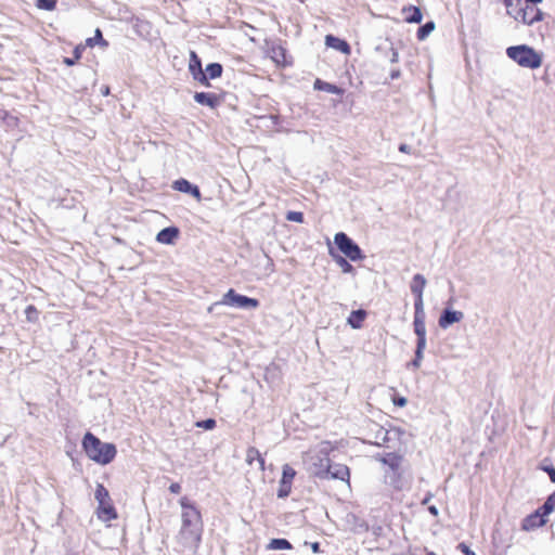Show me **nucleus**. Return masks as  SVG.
<instances>
[{
  "mask_svg": "<svg viewBox=\"0 0 555 555\" xmlns=\"http://www.w3.org/2000/svg\"><path fill=\"white\" fill-rule=\"evenodd\" d=\"M95 42L101 43L103 47H107L108 46L107 41H105L103 39L102 33H101V30L99 28L95 30L94 37L87 39V44L89 47H93L95 44Z\"/></svg>",
  "mask_w": 555,
  "mask_h": 555,
  "instance_id": "31",
  "label": "nucleus"
},
{
  "mask_svg": "<svg viewBox=\"0 0 555 555\" xmlns=\"http://www.w3.org/2000/svg\"><path fill=\"white\" fill-rule=\"evenodd\" d=\"M541 509L546 514V516L555 512V491L548 495L544 504L541 506Z\"/></svg>",
  "mask_w": 555,
  "mask_h": 555,
  "instance_id": "28",
  "label": "nucleus"
},
{
  "mask_svg": "<svg viewBox=\"0 0 555 555\" xmlns=\"http://www.w3.org/2000/svg\"><path fill=\"white\" fill-rule=\"evenodd\" d=\"M311 548H312L313 553H319V551H320V545H319V543H317V542H315V543H312V544H311Z\"/></svg>",
  "mask_w": 555,
  "mask_h": 555,
  "instance_id": "47",
  "label": "nucleus"
},
{
  "mask_svg": "<svg viewBox=\"0 0 555 555\" xmlns=\"http://www.w3.org/2000/svg\"><path fill=\"white\" fill-rule=\"evenodd\" d=\"M542 469L548 474L551 481L555 483V468L553 466H542Z\"/></svg>",
  "mask_w": 555,
  "mask_h": 555,
  "instance_id": "39",
  "label": "nucleus"
},
{
  "mask_svg": "<svg viewBox=\"0 0 555 555\" xmlns=\"http://www.w3.org/2000/svg\"><path fill=\"white\" fill-rule=\"evenodd\" d=\"M426 283H427V281L424 275H422L420 273L415 274L413 276L411 285H410L412 294L415 297H420V295H423Z\"/></svg>",
  "mask_w": 555,
  "mask_h": 555,
  "instance_id": "18",
  "label": "nucleus"
},
{
  "mask_svg": "<svg viewBox=\"0 0 555 555\" xmlns=\"http://www.w3.org/2000/svg\"><path fill=\"white\" fill-rule=\"evenodd\" d=\"M25 314H26L27 320L30 322H35L38 319V310L33 305H29L25 309Z\"/></svg>",
  "mask_w": 555,
  "mask_h": 555,
  "instance_id": "37",
  "label": "nucleus"
},
{
  "mask_svg": "<svg viewBox=\"0 0 555 555\" xmlns=\"http://www.w3.org/2000/svg\"><path fill=\"white\" fill-rule=\"evenodd\" d=\"M94 498L98 502L96 515L100 520L107 522L117 518L109 493L103 485L98 483Z\"/></svg>",
  "mask_w": 555,
  "mask_h": 555,
  "instance_id": "6",
  "label": "nucleus"
},
{
  "mask_svg": "<svg viewBox=\"0 0 555 555\" xmlns=\"http://www.w3.org/2000/svg\"><path fill=\"white\" fill-rule=\"evenodd\" d=\"M74 54H75V60H79L81 56V49L79 47H77L74 51Z\"/></svg>",
  "mask_w": 555,
  "mask_h": 555,
  "instance_id": "46",
  "label": "nucleus"
},
{
  "mask_svg": "<svg viewBox=\"0 0 555 555\" xmlns=\"http://www.w3.org/2000/svg\"><path fill=\"white\" fill-rule=\"evenodd\" d=\"M216 426V421L212 418H207L205 421H199L196 423V427L204 428L206 430L214 429Z\"/></svg>",
  "mask_w": 555,
  "mask_h": 555,
  "instance_id": "38",
  "label": "nucleus"
},
{
  "mask_svg": "<svg viewBox=\"0 0 555 555\" xmlns=\"http://www.w3.org/2000/svg\"><path fill=\"white\" fill-rule=\"evenodd\" d=\"M334 243L351 261H358L364 258L361 248L346 233H336L334 236Z\"/></svg>",
  "mask_w": 555,
  "mask_h": 555,
  "instance_id": "7",
  "label": "nucleus"
},
{
  "mask_svg": "<svg viewBox=\"0 0 555 555\" xmlns=\"http://www.w3.org/2000/svg\"><path fill=\"white\" fill-rule=\"evenodd\" d=\"M403 13L410 12V15L405 16V22L418 24L422 22L423 14L417 7L403 8Z\"/></svg>",
  "mask_w": 555,
  "mask_h": 555,
  "instance_id": "24",
  "label": "nucleus"
},
{
  "mask_svg": "<svg viewBox=\"0 0 555 555\" xmlns=\"http://www.w3.org/2000/svg\"><path fill=\"white\" fill-rule=\"evenodd\" d=\"M366 318V311L365 310H362V309H359V310H354L350 313L349 318L347 319V323L352 327V328H361L362 327V323L363 321L365 320Z\"/></svg>",
  "mask_w": 555,
  "mask_h": 555,
  "instance_id": "20",
  "label": "nucleus"
},
{
  "mask_svg": "<svg viewBox=\"0 0 555 555\" xmlns=\"http://www.w3.org/2000/svg\"><path fill=\"white\" fill-rule=\"evenodd\" d=\"M315 87L319 88V89H323V90H325V91H327L330 93H333V94H339L341 92V90L337 86H335V85H331V83L325 82V83H323L321 86V81L320 80L315 81Z\"/></svg>",
  "mask_w": 555,
  "mask_h": 555,
  "instance_id": "34",
  "label": "nucleus"
},
{
  "mask_svg": "<svg viewBox=\"0 0 555 555\" xmlns=\"http://www.w3.org/2000/svg\"><path fill=\"white\" fill-rule=\"evenodd\" d=\"M428 509H429L430 514H433L434 516H437V515H438V509H437V507H436V506H434V505H433V506H429V508H428Z\"/></svg>",
  "mask_w": 555,
  "mask_h": 555,
  "instance_id": "48",
  "label": "nucleus"
},
{
  "mask_svg": "<svg viewBox=\"0 0 555 555\" xmlns=\"http://www.w3.org/2000/svg\"><path fill=\"white\" fill-rule=\"evenodd\" d=\"M390 76H391L392 79L398 78L400 76V70H392Z\"/></svg>",
  "mask_w": 555,
  "mask_h": 555,
  "instance_id": "50",
  "label": "nucleus"
},
{
  "mask_svg": "<svg viewBox=\"0 0 555 555\" xmlns=\"http://www.w3.org/2000/svg\"><path fill=\"white\" fill-rule=\"evenodd\" d=\"M328 447L323 443L321 449L308 455L306 463L308 470L315 477L324 479L328 476L330 459L327 455Z\"/></svg>",
  "mask_w": 555,
  "mask_h": 555,
  "instance_id": "5",
  "label": "nucleus"
},
{
  "mask_svg": "<svg viewBox=\"0 0 555 555\" xmlns=\"http://www.w3.org/2000/svg\"><path fill=\"white\" fill-rule=\"evenodd\" d=\"M194 101L201 105L215 108L220 105L221 99L216 93L196 92L194 94Z\"/></svg>",
  "mask_w": 555,
  "mask_h": 555,
  "instance_id": "12",
  "label": "nucleus"
},
{
  "mask_svg": "<svg viewBox=\"0 0 555 555\" xmlns=\"http://www.w3.org/2000/svg\"><path fill=\"white\" fill-rule=\"evenodd\" d=\"M506 55L519 67L531 70L540 68L543 63V52L525 43L508 47Z\"/></svg>",
  "mask_w": 555,
  "mask_h": 555,
  "instance_id": "2",
  "label": "nucleus"
},
{
  "mask_svg": "<svg viewBox=\"0 0 555 555\" xmlns=\"http://www.w3.org/2000/svg\"><path fill=\"white\" fill-rule=\"evenodd\" d=\"M189 194H191L196 199H201V192L196 185H192L191 190L189 191Z\"/></svg>",
  "mask_w": 555,
  "mask_h": 555,
  "instance_id": "40",
  "label": "nucleus"
},
{
  "mask_svg": "<svg viewBox=\"0 0 555 555\" xmlns=\"http://www.w3.org/2000/svg\"><path fill=\"white\" fill-rule=\"evenodd\" d=\"M189 69L195 80H198L199 82L206 81V75L202 70L201 60L194 51L190 53Z\"/></svg>",
  "mask_w": 555,
  "mask_h": 555,
  "instance_id": "13",
  "label": "nucleus"
},
{
  "mask_svg": "<svg viewBox=\"0 0 555 555\" xmlns=\"http://www.w3.org/2000/svg\"><path fill=\"white\" fill-rule=\"evenodd\" d=\"M268 547L270 550H291L292 544L286 539H272Z\"/></svg>",
  "mask_w": 555,
  "mask_h": 555,
  "instance_id": "27",
  "label": "nucleus"
},
{
  "mask_svg": "<svg viewBox=\"0 0 555 555\" xmlns=\"http://www.w3.org/2000/svg\"><path fill=\"white\" fill-rule=\"evenodd\" d=\"M399 150H400L401 152H405L406 146H405V145H401Z\"/></svg>",
  "mask_w": 555,
  "mask_h": 555,
  "instance_id": "52",
  "label": "nucleus"
},
{
  "mask_svg": "<svg viewBox=\"0 0 555 555\" xmlns=\"http://www.w3.org/2000/svg\"><path fill=\"white\" fill-rule=\"evenodd\" d=\"M82 447L92 461L102 465L111 463L117 453L115 444L102 442L91 433L85 435Z\"/></svg>",
  "mask_w": 555,
  "mask_h": 555,
  "instance_id": "3",
  "label": "nucleus"
},
{
  "mask_svg": "<svg viewBox=\"0 0 555 555\" xmlns=\"http://www.w3.org/2000/svg\"><path fill=\"white\" fill-rule=\"evenodd\" d=\"M286 220L301 223L304 221V215L300 211H288L286 214Z\"/></svg>",
  "mask_w": 555,
  "mask_h": 555,
  "instance_id": "36",
  "label": "nucleus"
},
{
  "mask_svg": "<svg viewBox=\"0 0 555 555\" xmlns=\"http://www.w3.org/2000/svg\"><path fill=\"white\" fill-rule=\"evenodd\" d=\"M547 521V516L539 507L535 512L524 518L521 522V529L525 531H531L544 526Z\"/></svg>",
  "mask_w": 555,
  "mask_h": 555,
  "instance_id": "10",
  "label": "nucleus"
},
{
  "mask_svg": "<svg viewBox=\"0 0 555 555\" xmlns=\"http://www.w3.org/2000/svg\"><path fill=\"white\" fill-rule=\"evenodd\" d=\"M336 263L340 267L344 273L353 272V267L347 261L346 258L338 256L335 258Z\"/></svg>",
  "mask_w": 555,
  "mask_h": 555,
  "instance_id": "33",
  "label": "nucleus"
},
{
  "mask_svg": "<svg viewBox=\"0 0 555 555\" xmlns=\"http://www.w3.org/2000/svg\"><path fill=\"white\" fill-rule=\"evenodd\" d=\"M545 13L537 7V4L525 3L524 7L517 10L515 20L526 26H533L545 18Z\"/></svg>",
  "mask_w": 555,
  "mask_h": 555,
  "instance_id": "8",
  "label": "nucleus"
},
{
  "mask_svg": "<svg viewBox=\"0 0 555 555\" xmlns=\"http://www.w3.org/2000/svg\"><path fill=\"white\" fill-rule=\"evenodd\" d=\"M219 306H229L241 309H256L259 307V301L255 298H250L241 294H237L234 289H229L219 301L214 302L208 307V312H214Z\"/></svg>",
  "mask_w": 555,
  "mask_h": 555,
  "instance_id": "4",
  "label": "nucleus"
},
{
  "mask_svg": "<svg viewBox=\"0 0 555 555\" xmlns=\"http://www.w3.org/2000/svg\"><path fill=\"white\" fill-rule=\"evenodd\" d=\"M503 4L506 8L507 15L515 18L517 10L521 8V0H503Z\"/></svg>",
  "mask_w": 555,
  "mask_h": 555,
  "instance_id": "25",
  "label": "nucleus"
},
{
  "mask_svg": "<svg viewBox=\"0 0 555 555\" xmlns=\"http://www.w3.org/2000/svg\"><path fill=\"white\" fill-rule=\"evenodd\" d=\"M459 548L465 554V555H475V553L464 543L459 544Z\"/></svg>",
  "mask_w": 555,
  "mask_h": 555,
  "instance_id": "42",
  "label": "nucleus"
},
{
  "mask_svg": "<svg viewBox=\"0 0 555 555\" xmlns=\"http://www.w3.org/2000/svg\"><path fill=\"white\" fill-rule=\"evenodd\" d=\"M399 61V53L396 49H391V57H390V62L391 63H397Z\"/></svg>",
  "mask_w": 555,
  "mask_h": 555,
  "instance_id": "44",
  "label": "nucleus"
},
{
  "mask_svg": "<svg viewBox=\"0 0 555 555\" xmlns=\"http://www.w3.org/2000/svg\"><path fill=\"white\" fill-rule=\"evenodd\" d=\"M463 318L464 314L461 311L444 309L439 318L438 323L441 328L446 330L450 327L452 324L460 322Z\"/></svg>",
  "mask_w": 555,
  "mask_h": 555,
  "instance_id": "11",
  "label": "nucleus"
},
{
  "mask_svg": "<svg viewBox=\"0 0 555 555\" xmlns=\"http://www.w3.org/2000/svg\"><path fill=\"white\" fill-rule=\"evenodd\" d=\"M425 348L426 345L416 344L415 358L411 363L415 369H418L421 366L422 360L424 358Z\"/></svg>",
  "mask_w": 555,
  "mask_h": 555,
  "instance_id": "29",
  "label": "nucleus"
},
{
  "mask_svg": "<svg viewBox=\"0 0 555 555\" xmlns=\"http://www.w3.org/2000/svg\"><path fill=\"white\" fill-rule=\"evenodd\" d=\"M181 528L178 534L179 542L191 548H196L202 540L203 521L201 512L188 498L180 499Z\"/></svg>",
  "mask_w": 555,
  "mask_h": 555,
  "instance_id": "1",
  "label": "nucleus"
},
{
  "mask_svg": "<svg viewBox=\"0 0 555 555\" xmlns=\"http://www.w3.org/2000/svg\"><path fill=\"white\" fill-rule=\"evenodd\" d=\"M36 7L40 10L52 11L56 7V0H37Z\"/></svg>",
  "mask_w": 555,
  "mask_h": 555,
  "instance_id": "32",
  "label": "nucleus"
},
{
  "mask_svg": "<svg viewBox=\"0 0 555 555\" xmlns=\"http://www.w3.org/2000/svg\"><path fill=\"white\" fill-rule=\"evenodd\" d=\"M435 23L434 22H427L423 26H421L417 30V39L424 40L426 39L435 29Z\"/></svg>",
  "mask_w": 555,
  "mask_h": 555,
  "instance_id": "26",
  "label": "nucleus"
},
{
  "mask_svg": "<svg viewBox=\"0 0 555 555\" xmlns=\"http://www.w3.org/2000/svg\"><path fill=\"white\" fill-rule=\"evenodd\" d=\"M414 309V315H425L423 295H420V297H415Z\"/></svg>",
  "mask_w": 555,
  "mask_h": 555,
  "instance_id": "35",
  "label": "nucleus"
},
{
  "mask_svg": "<svg viewBox=\"0 0 555 555\" xmlns=\"http://www.w3.org/2000/svg\"><path fill=\"white\" fill-rule=\"evenodd\" d=\"M402 461V455L392 452L387 453L385 456L380 457V462L387 465L392 472L399 470Z\"/></svg>",
  "mask_w": 555,
  "mask_h": 555,
  "instance_id": "19",
  "label": "nucleus"
},
{
  "mask_svg": "<svg viewBox=\"0 0 555 555\" xmlns=\"http://www.w3.org/2000/svg\"><path fill=\"white\" fill-rule=\"evenodd\" d=\"M266 259H267V268L269 270L270 273H272L274 271V264H273V261L272 259L266 255Z\"/></svg>",
  "mask_w": 555,
  "mask_h": 555,
  "instance_id": "45",
  "label": "nucleus"
},
{
  "mask_svg": "<svg viewBox=\"0 0 555 555\" xmlns=\"http://www.w3.org/2000/svg\"><path fill=\"white\" fill-rule=\"evenodd\" d=\"M64 63H65L66 65H68V66H72V65H74V64H75V60H72V59L66 57V59H64Z\"/></svg>",
  "mask_w": 555,
  "mask_h": 555,
  "instance_id": "49",
  "label": "nucleus"
},
{
  "mask_svg": "<svg viewBox=\"0 0 555 555\" xmlns=\"http://www.w3.org/2000/svg\"><path fill=\"white\" fill-rule=\"evenodd\" d=\"M169 491L171 493L178 494L181 491V486L178 482H173L169 486Z\"/></svg>",
  "mask_w": 555,
  "mask_h": 555,
  "instance_id": "43",
  "label": "nucleus"
},
{
  "mask_svg": "<svg viewBox=\"0 0 555 555\" xmlns=\"http://www.w3.org/2000/svg\"><path fill=\"white\" fill-rule=\"evenodd\" d=\"M326 479L348 480L349 468L344 464H330L328 476Z\"/></svg>",
  "mask_w": 555,
  "mask_h": 555,
  "instance_id": "15",
  "label": "nucleus"
},
{
  "mask_svg": "<svg viewBox=\"0 0 555 555\" xmlns=\"http://www.w3.org/2000/svg\"><path fill=\"white\" fill-rule=\"evenodd\" d=\"M428 501H429V498L424 499L423 504H427Z\"/></svg>",
  "mask_w": 555,
  "mask_h": 555,
  "instance_id": "53",
  "label": "nucleus"
},
{
  "mask_svg": "<svg viewBox=\"0 0 555 555\" xmlns=\"http://www.w3.org/2000/svg\"><path fill=\"white\" fill-rule=\"evenodd\" d=\"M295 475L296 472L291 465L285 464L283 466L282 478L278 490L279 498H286L289 495Z\"/></svg>",
  "mask_w": 555,
  "mask_h": 555,
  "instance_id": "9",
  "label": "nucleus"
},
{
  "mask_svg": "<svg viewBox=\"0 0 555 555\" xmlns=\"http://www.w3.org/2000/svg\"><path fill=\"white\" fill-rule=\"evenodd\" d=\"M179 229L176 227H168L160 230L156 235V241L160 244L172 245L179 237Z\"/></svg>",
  "mask_w": 555,
  "mask_h": 555,
  "instance_id": "14",
  "label": "nucleus"
},
{
  "mask_svg": "<svg viewBox=\"0 0 555 555\" xmlns=\"http://www.w3.org/2000/svg\"><path fill=\"white\" fill-rule=\"evenodd\" d=\"M527 3H531V4H539L541 3L543 0H525Z\"/></svg>",
  "mask_w": 555,
  "mask_h": 555,
  "instance_id": "51",
  "label": "nucleus"
},
{
  "mask_svg": "<svg viewBox=\"0 0 555 555\" xmlns=\"http://www.w3.org/2000/svg\"><path fill=\"white\" fill-rule=\"evenodd\" d=\"M325 44L330 48L340 51L344 54H350V46L348 42L332 35H327L325 37Z\"/></svg>",
  "mask_w": 555,
  "mask_h": 555,
  "instance_id": "17",
  "label": "nucleus"
},
{
  "mask_svg": "<svg viewBox=\"0 0 555 555\" xmlns=\"http://www.w3.org/2000/svg\"><path fill=\"white\" fill-rule=\"evenodd\" d=\"M192 185L188 180L179 179L173 182L172 188L179 192L189 193Z\"/></svg>",
  "mask_w": 555,
  "mask_h": 555,
  "instance_id": "30",
  "label": "nucleus"
},
{
  "mask_svg": "<svg viewBox=\"0 0 555 555\" xmlns=\"http://www.w3.org/2000/svg\"><path fill=\"white\" fill-rule=\"evenodd\" d=\"M103 93L108 94V88H106Z\"/></svg>",
  "mask_w": 555,
  "mask_h": 555,
  "instance_id": "54",
  "label": "nucleus"
},
{
  "mask_svg": "<svg viewBox=\"0 0 555 555\" xmlns=\"http://www.w3.org/2000/svg\"><path fill=\"white\" fill-rule=\"evenodd\" d=\"M204 74L206 75V79L207 78H210V79L218 78L222 74V66L219 63L208 64ZM203 83L206 86H209L207 80L204 81Z\"/></svg>",
  "mask_w": 555,
  "mask_h": 555,
  "instance_id": "23",
  "label": "nucleus"
},
{
  "mask_svg": "<svg viewBox=\"0 0 555 555\" xmlns=\"http://www.w3.org/2000/svg\"><path fill=\"white\" fill-rule=\"evenodd\" d=\"M393 403L400 408H403L406 405L408 400L404 397H399L393 399Z\"/></svg>",
  "mask_w": 555,
  "mask_h": 555,
  "instance_id": "41",
  "label": "nucleus"
},
{
  "mask_svg": "<svg viewBox=\"0 0 555 555\" xmlns=\"http://www.w3.org/2000/svg\"><path fill=\"white\" fill-rule=\"evenodd\" d=\"M255 461L258 462L259 468L261 470H264V459L261 456L260 452L256 448L250 447L247 449L246 452V462L249 465H251Z\"/></svg>",
  "mask_w": 555,
  "mask_h": 555,
  "instance_id": "22",
  "label": "nucleus"
},
{
  "mask_svg": "<svg viewBox=\"0 0 555 555\" xmlns=\"http://www.w3.org/2000/svg\"><path fill=\"white\" fill-rule=\"evenodd\" d=\"M389 483L390 486L396 489V490H403L405 488H408L409 483L408 481L404 479L403 475L401 472L397 470V472H392V475L389 476Z\"/></svg>",
  "mask_w": 555,
  "mask_h": 555,
  "instance_id": "21",
  "label": "nucleus"
},
{
  "mask_svg": "<svg viewBox=\"0 0 555 555\" xmlns=\"http://www.w3.org/2000/svg\"><path fill=\"white\" fill-rule=\"evenodd\" d=\"M427 555H436V554H435V553H433V552H430V553H428Z\"/></svg>",
  "mask_w": 555,
  "mask_h": 555,
  "instance_id": "55",
  "label": "nucleus"
},
{
  "mask_svg": "<svg viewBox=\"0 0 555 555\" xmlns=\"http://www.w3.org/2000/svg\"><path fill=\"white\" fill-rule=\"evenodd\" d=\"M414 332L417 336L418 345H426V326H425V315H414Z\"/></svg>",
  "mask_w": 555,
  "mask_h": 555,
  "instance_id": "16",
  "label": "nucleus"
}]
</instances>
